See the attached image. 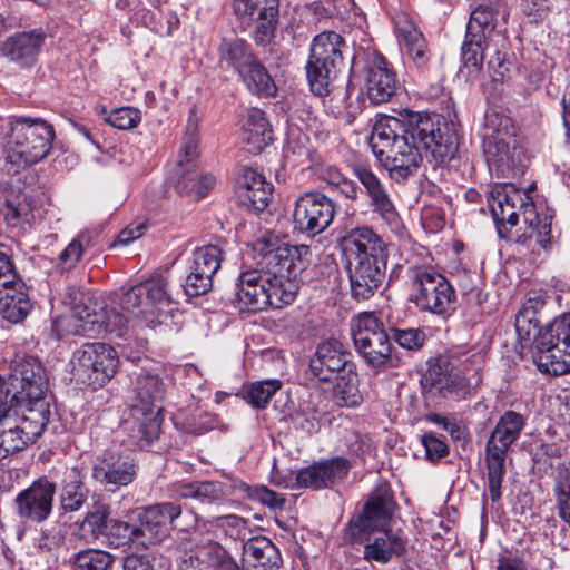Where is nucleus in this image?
<instances>
[{"mask_svg": "<svg viewBox=\"0 0 570 570\" xmlns=\"http://www.w3.org/2000/svg\"><path fill=\"white\" fill-rule=\"evenodd\" d=\"M33 200L27 194H19L7 199L4 207V219L11 227L30 224L33 219Z\"/></svg>", "mask_w": 570, "mask_h": 570, "instance_id": "obj_45", "label": "nucleus"}, {"mask_svg": "<svg viewBox=\"0 0 570 570\" xmlns=\"http://www.w3.org/2000/svg\"><path fill=\"white\" fill-rule=\"evenodd\" d=\"M142 283H138L128 288L120 298V306L131 317L144 318L153 322L150 308H145L146 292Z\"/></svg>", "mask_w": 570, "mask_h": 570, "instance_id": "obj_47", "label": "nucleus"}, {"mask_svg": "<svg viewBox=\"0 0 570 570\" xmlns=\"http://www.w3.org/2000/svg\"><path fill=\"white\" fill-rule=\"evenodd\" d=\"M354 175L364 187L373 213L377 214L386 224L395 225L399 220V214L379 177L364 167H355Z\"/></svg>", "mask_w": 570, "mask_h": 570, "instance_id": "obj_25", "label": "nucleus"}, {"mask_svg": "<svg viewBox=\"0 0 570 570\" xmlns=\"http://www.w3.org/2000/svg\"><path fill=\"white\" fill-rule=\"evenodd\" d=\"M483 353L481 352H474L470 355H468L462 364L461 368L459 370L460 374H462L461 377L458 380V390H465L471 384H478L480 381L479 377V371L482 367L483 364Z\"/></svg>", "mask_w": 570, "mask_h": 570, "instance_id": "obj_53", "label": "nucleus"}, {"mask_svg": "<svg viewBox=\"0 0 570 570\" xmlns=\"http://www.w3.org/2000/svg\"><path fill=\"white\" fill-rule=\"evenodd\" d=\"M344 46L342 36L334 31H324L314 37L306 75L309 88L316 96L324 97L332 91L337 68L343 62Z\"/></svg>", "mask_w": 570, "mask_h": 570, "instance_id": "obj_13", "label": "nucleus"}, {"mask_svg": "<svg viewBox=\"0 0 570 570\" xmlns=\"http://www.w3.org/2000/svg\"><path fill=\"white\" fill-rule=\"evenodd\" d=\"M391 332L393 340L406 350H417L425 341V334L420 328H391Z\"/></svg>", "mask_w": 570, "mask_h": 570, "instance_id": "obj_57", "label": "nucleus"}, {"mask_svg": "<svg viewBox=\"0 0 570 570\" xmlns=\"http://www.w3.org/2000/svg\"><path fill=\"white\" fill-rule=\"evenodd\" d=\"M238 77L246 88L254 95L273 97L277 91V87L269 72L258 59H256Z\"/></svg>", "mask_w": 570, "mask_h": 570, "instance_id": "obj_40", "label": "nucleus"}, {"mask_svg": "<svg viewBox=\"0 0 570 570\" xmlns=\"http://www.w3.org/2000/svg\"><path fill=\"white\" fill-rule=\"evenodd\" d=\"M140 112L132 107H121L111 110L106 117V121L120 130H128L137 127L140 122Z\"/></svg>", "mask_w": 570, "mask_h": 570, "instance_id": "obj_55", "label": "nucleus"}, {"mask_svg": "<svg viewBox=\"0 0 570 570\" xmlns=\"http://www.w3.org/2000/svg\"><path fill=\"white\" fill-rule=\"evenodd\" d=\"M553 493L556 503L570 500V465L560 464L557 466Z\"/></svg>", "mask_w": 570, "mask_h": 570, "instance_id": "obj_59", "label": "nucleus"}, {"mask_svg": "<svg viewBox=\"0 0 570 570\" xmlns=\"http://www.w3.org/2000/svg\"><path fill=\"white\" fill-rule=\"evenodd\" d=\"M243 556L249 566L264 570L277 569L282 563L278 548L266 537H255L244 542Z\"/></svg>", "mask_w": 570, "mask_h": 570, "instance_id": "obj_35", "label": "nucleus"}, {"mask_svg": "<svg viewBox=\"0 0 570 570\" xmlns=\"http://www.w3.org/2000/svg\"><path fill=\"white\" fill-rule=\"evenodd\" d=\"M166 390V383L157 373L141 371L132 381L130 415L136 424L137 436L147 444L160 434Z\"/></svg>", "mask_w": 570, "mask_h": 570, "instance_id": "obj_9", "label": "nucleus"}, {"mask_svg": "<svg viewBox=\"0 0 570 570\" xmlns=\"http://www.w3.org/2000/svg\"><path fill=\"white\" fill-rule=\"evenodd\" d=\"M244 131L246 142L255 153L262 151L272 142V129L261 109L252 108L247 111Z\"/></svg>", "mask_w": 570, "mask_h": 570, "instance_id": "obj_37", "label": "nucleus"}, {"mask_svg": "<svg viewBox=\"0 0 570 570\" xmlns=\"http://www.w3.org/2000/svg\"><path fill=\"white\" fill-rule=\"evenodd\" d=\"M17 275L16 267L10 256L0 250V286L13 283Z\"/></svg>", "mask_w": 570, "mask_h": 570, "instance_id": "obj_63", "label": "nucleus"}, {"mask_svg": "<svg viewBox=\"0 0 570 570\" xmlns=\"http://www.w3.org/2000/svg\"><path fill=\"white\" fill-rule=\"evenodd\" d=\"M532 358L541 373H570V314L556 318L535 337Z\"/></svg>", "mask_w": 570, "mask_h": 570, "instance_id": "obj_15", "label": "nucleus"}, {"mask_svg": "<svg viewBox=\"0 0 570 570\" xmlns=\"http://www.w3.org/2000/svg\"><path fill=\"white\" fill-rule=\"evenodd\" d=\"M119 357L114 347L100 343H86L73 353V375L94 389L106 384L117 372Z\"/></svg>", "mask_w": 570, "mask_h": 570, "instance_id": "obj_17", "label": "nucleus"}, {"mask_svg": "<svg viewBox=\"0 0 570 570\" xmlns=\"http://www.w3.org/2000/svg\"><path fill=\"white\" fill-rule=\"evenodd\" d=\"M218 52L220 62H225L238 76L257 59L250 46L239 38L223 39Z\"/></svg>", "mask_w": 570, "mask_h": 570, "instance_id": "obj_36", "label": "nucleus"}, {"mask_svg": "<svg viewBox=\"0 0 570 570\" xmlns=\"http://www.w3.org/2000/svg\"><path fill=\"white\" fill-rule=\"evenodd\" d=\"M146 292L145 308H150L151 316L161 307L171 303V294L168 289V282L166 277L156 275L142 283Z\"/></svg>", "mask_w": 570, "mask_h": 570, "instance_id": "obj_46", "label": "nucleus"}, {"mask_svg": "<svg viewBox=\"0 0 570 570\" xmlns=\"http://www.w3.org/2000/svg\"><path fill=\"white\" fill-rule=\"evenodd\" d=\"M32 308L28 293H18V296H0V313L11 323H19L26 318Z\"/></svg>", "mask_w": 570, "mask_h": 570, "instance_id": "obj_50", "label": "nucleus"}, {"mask_svg": "<svg viewBox=\"0 0 570 570\" xmlns=\"http://www.w3.org/2000/svg\"><path fill=\"white\" fill-rule=\"evenodd\" d=\"M475 7L466 26L462 43V61L466 68L479 72L491 50L493 36L502 37L497 29L507 22L509 12L504 0H474Z\"/></svg>", "mask_w": 570, "mask_h": 570, "instance_id": "obj_6", "label": "nucleus"}, {"mask_svg": "<svg viewBox=\"0 0 570 570\" xmlns=\"http://www.w3.org/2000/svg\"><path fill=\"white\" fill-rule=\"evenodd\" d=\"M347 354L341 342L328 340L318 344L309 361L312 374L320 381H330L332 375L344 370Z\"/></svg>", "mask_w": 570, "mask_h": 570, "instance_id": "obj_30", "label": "nucleus"}, {"mask_svg": "<svg viewBox=\"0 0 570 570\" xmlns=\"http://www.w3.org/2000/svg\"><path fill=\"white\" fill-rule=\"evenodd\" d=\"M129 317L130 315H125L116 308H109L104 313L102 320L99 321L95 312L85 305V296L81 295L79 303H75L69 320L79 322L76 325L75 333L87 332L90 330V325L100 323L106 332L121 337L126 332Z\"/></svg>", "mask_w": 570, "mask_h": 570, "instance_id": "obj_28", "label": "nucleus"}, {"mask_svg": "<svg viewBox=\"0 0 570 570\" xmlns=\"http://www.w3.org/2000/svg\"><path fill=\"white\" fill-rule=\"evenodd\" d=\"M353 248L348 267L351 293L355 299H368L382 285L387 264L384 240L372 228L356 227L346 236Z\"/></svg>", "mask_w": 570, "mask_h": 570, "instance_id": "obj_5", "label": "nucleus"}, {"mask_svg": "<svg viewBox=\"0 0 570 570\" xmlns=\"http://www.w3.org/2000/svg\"><path fill=\"white\" fill-rule=\"evenodd\" d=\"M482 146L488 164L502 177L509 176L520 163L522 151L518 147L514 127L508 116L497 111L485 114Z\"/></svg>", "mask_w": 570, "mask_h": 570, "instance_id": "obj_12", "label": "nucleus"}, {"mask_svg": "<svg viewBox=\"0 0 570 570\" xmlns=\"http://www.w3.org/2000/svg\"><path fill=\"white\" fill-rule=\"evenodd\" d=\"M488 69L494 81L502 80L511 69V62L505 58L497 48L493 49V55L488 60Z\"/></svg>", "mask_w": 570, "mask_h": 570, "instance_id": "obj_60", "label": "nucleus"}, {"mask_svg": "<svg viewBox=\"0 0 570 570\" xmlns=\"http://www.w3.org/2000/svg\"><path fill=\"white\" fill-rule=\"evenodd\" d=\"M110 517V508L107 504H97L94 510L88 512L85 518V524H87L91 532L98 537L107 533L109 524L112 520Z\"/></svg>", "mask_w": 570, "mask_h": 570, "instance_id": "obj_56", "label": "nucleus"}, {"mask_svg": "<svg viewBox=\"0 0 570 570\" xmlns=\"http://www.w3.org/2000/svg\"><path fill=\"white\" fill-rule=\"evenodd\" d=\"M176 493L179 498L195 499L202 503H212L225 495L224 485L218 481L183 483L177 487Z\"/></svg>", "mask_w": 570, "mask_h": 570, "instance_id": "obj_41", "label": "nucleus"}, {"mask_svg": "<svg viewBox=\"0 0 570 570\" xmlns=\"http://www.w3.org/2000/svg\"><path fill=\"white\" fill-rule=\"evenodd\" d=\"M56 484L42 476L14 498L17 515L27 522L42 523L52 512Z\"/></svg>", "mask_w": 570, "mask_h": 570, "instance_id": "obj_19", "label": "nucleus"}, {"mask_svg": "<svg viewBox=\"0 0 570 570\" xmlns=\"http://www.w3.org/2000/svg\"><path fill=\"white\" fill-rule=\"evenodd\" d=\"M525 425L520 413L507 411L497 422L485 446L488 485L493 502L501 498V484L505 473L504 461L509 448L519 439Z\"/></svg>", "mask_w": 570, "mask_h": 570, "instance_id": "obj_11", "label": "nucleus"}, {"mask_svg": "<svg viewBox=\"0 0 570 570\" xmlns=\"http://www.w3.org/2000/svg\"><path fill=\"white\" fill-rule=\"evenodd\" d=\"M298 155H305L308 160V168L314 175L333 187L344 177L336 166L330 164L322 155L314 150L301 147Z\"/></svg>", "mask_w": 570, "mask_h": 570, "instance_id": "obj_48", "label": "nucleus"}, {"mask_svg": "<svg viewBox=\"0 0 570 570\" xmlns=\"http://www.w3.org/2000/svg\"><path fill=\"white\" fill-rule=\"evenodd\" d=\"M530 198L514 186L497 187L489 199V206L498 234L501 238H508L509 232L514 227L519 219V210L522 209L523 222L529 228V233L518 237V242L528 244L532 247L534 240L541 248L547 249L551 244V220L552 216L548 213L539 214Z\"/></svg>", "mask_w": 570, "mask_h": 570, "instance_id": "obj_4", "label": "nucleus"}, {"mask_svg": "<svg viewBox=\"0 0 570 570\" xmlns=\"http://www.w3.org/2000/svg\"><path fill=\"white\" fill-rule=\"evenodd\" d=\"M393 501L386 491L371 495L363 512L350 521L347 534L353 541L365 542L366 561L385 564L406 553V541L385 528L390 523Z\"/></svg>", "mask_w": 570, "mask_h": 570, "instance_id": "obj_3", "label": "nucleus"}, {"mask_svg": "<svg viewBox=\"0 0 570 570\" xmlns=\"http://www.w3.org/2000/svg\"><path fill=\"white\" fill-rule=\"evenodd\" d=\"M351 331L355 348L368 365L381 368L391 363L390 336L374 312H363L354 317Z\"/></svg>", "mask_w": 570, "mask_h": 570, "instance_id": "obj_16", "label": "nucleus"}, {"mask_svg": "<svg viewBox=\"0 0 570 570\" xmlns=\"http://www.w3.org/2000/svg\"><path fill=\"white\" fill-rule=\"evenodd\" d=\"M175 176L177 193L197 200L205 197L216 185V178L212 174H200L196 165L185 168L183 160H177Z\"/></svg>", "mask_w": 570, "mask_h": 570, "instance_id": "obj_33", "label": "nucleus"}, {"mask_svg": "<svg viewBox=\"0 0 570 570\" xmlns=\"http://www.w3.org/2000/svg\"><path fill=\"white\" fill-rule=\"evenodd\" d=\"M364 87L370 101L374 105L387 102L395 95V72L377 52L367 56L364 66Z\"/></svg>", "mask_w": 570, "mask_h": 570, "instance_id": "obj_23", "label": "nucleus"}, {"mask_svg": "<svg viewBox=\"0 0 570 570\" xmlns=\"http://www.w3.org/2000/svg\"><path fill=\"white\" fill-rule=\"evenodd\" d=\"M333 399L340 406H358L363 402V395L358 389L357 374L347 373L337 376L333 389Z\"/></svg>", "mask_w": 570, "mask_h": 570, "instance_id": "obj_42", "label": "nucleus"}, {"mask_svg": "<svg viewBox=\"0 0 570 570\" xmlns=\"http://www.w3.org/2000/svg\"><path fill=\"white\" fill-rule=\"evenodd\" d=\"M370 145L373 154L394 180L413 175L423 156H431L436 165L451 160L456 151L454 135H443L430 117H419L404 124L395 117L377 120L372 129Z\"/></svg>", "mask_w": 570, "mask_h": 570, "instance_id": "obj_1", "label": "nucleus"}, {"mask_svg": "<svg viewBox=\"0 0 570 570\" xmlns=\"http://www.w3.org/2000/svg\"><path fill=\"white\" fill-rule=\"evenodd\" d=\"M6 158L16 170L32 166L50 151L55 139L51 125L41 119L17 118L7 124Z\"/></svg>", "mask_w": 570, "mask_h": 570, "instance_id": "obj_7", "label": "nucleus"}, {"mask_svg": "<svg viewBox=\"0 0 570 570\" xmlns=\"http://www.w3.org/2000/svg\"><path fill=\"white\" fill-rule=\"evenodd\" d=\"M282 387L279 380L257 381L245 390L246 399L256 409H265L272 396Z\"/></svg>", "mask_w": 570, "mask_h": 570, "instance_id": "obj_51", "label": "nucleus"}, {"mask_svg": "<svg viewBox=\"0 0 570 570\" xmlns=\"http://www.w3.org/2000/svg\"><path fill=\"white\" fill-rule=\"evenodd\" d=\"M115 557L104 550L87 549L77 553L75 566L77 570H108Z\"/></svg>", "mask_w": 570, "mask_h": 570, "instance_id": "obj_52", "label": "nucleus"}, {"mask_svg": "<svg viewBox=\"0 0 570 570\" xmlns=\"http://www.w3.org/2000/svg\"><path fill=\"white\" fill-rule=\"evenodd\" d=\"M193 547L181 561L179 570H242L219 542L191 535Z\"/></svg>", "mask_w": 570, "mask_h": 570, "instance_id": "obj_21", "label": "nucleus"}, {"mask_svg": "<svg viewBox=\"0 0 570 570\" xmlns=\"http://www.w3.org/2000/svg\"><path fill=\"white\" fill-rule=\"evenodd\" d=\"M212 284V277L206 276L197 271L190 269V273L186 277V282L184 284V291L186 295L190 297L198 296L209 291Z\"/></svg>", "mask_w": 570, "mask_h": 570, "instance_id": "obj_58", "label": "nucleus"}, {"mask_svg": "<svg viewBox=\"0 0 570 570\" xmlns=\"http://www.w3.org/2000/svg\"><path fill=\"white\" fill-rule=\"evenodd\" d=\"M230 7L242 20L256 17L254 40L257 45H266L274 37L279 17L278 0H230Z\"/></svg>", "mask_w": 570, "mask_h": 570, "instance_id": "obj_22", "label": "nucleus"}, {"mask_svg": "<svg viewBox=\"0 0 570 570\" xmlns=\"http://www.w3.org/2000/svg\"><path fill=\"white\" fill-rule=\"evenodd\" d=\"M180 514V505L173 502H161L137 509L135 515L141 530L142 546L148 547L169 537L175 529V521Z\"/></svg>", "mask_w": 570, "mask_h": 570, "instance_id": "obj_20", "label": "nucleus"}, {"mask_svg": "<svg viewBox=\"0 0 570 570\" xmlns=\"http://www.w3.org/2000/svg\"><path fill=\"white\" fill-rule=\"evenodd\" d=\"M272 190V184L253 168H244L236 181L238 200L252 210H264L269 204Z\"/></svg>", "mask_w": 570, "mask_h": 570, "instance_id": "obj_27", "label": "nucleus"}, {"mask_svg": "<svg viewBox=\"0 0 570 570\" xmlns=\"http://www.w3.org/2000/svg\"><path fill=\"white\" fill-rule=\"evenodd\" d=\"M116 7L130 13V18L161 37L170 36L179 26V18L170 12L166 21L157 19L156 12L147 10L140 0H116Z\"/></svg>", "mask_w": 570, "mask_h": 570, "instance_id": "obj_34", "label": "nucleus"}, {"mask_svg": "<svg viewBox=\"0 0 570 570\" xmlns=\"http://www.w3.org/2000/svg\"><path fill=\"white\" fill-rule=\"evenodd\" d=\"M49 415L43 410H20L7 400L0 401V456L24 449L43 432Z\"/></svg>", "mask_w": 570, "mask_h": 570, "instance_id": "obj_10", "label": "nucleus"}, {"mask_svg": "<svg viewBox=\"0 0 570 570\" xmlns=\"http://www.w3.org/2000/svg\"><path fill=\"white\" fill-rule=\"evenodd\" d=\"M266 285H268V279L265 269L258 267L243 273L237 284L236 306L240 311L252 313L266 308L269 302Z\"/></svg>", "mask_w": 570, "mask_h": 570, "instance_id": "obj_24", "label": "nucleus"}, {"mask_svg": "<svg viewBox=\"0 0 570 570\" xmlns=\"http://www.w3.org/2000/svg\"><path fill=\"white\" fill-rule=\"evenodd\" d=\"M43 36L40 32H22L6 39L0 43L1 55L19 63L31 66L41 48Z\"/></svg>", "mask_w": 570, "mask_h": 570, "instance_id": "obj_32", "label": "nucleus"}, {"mask_svg": "<svg viewBox=\"0 0 570 570\" xmlns=\"http://www.w3.org/2000/svg\"><path fill=\"white\" fill-rule=\"evenodd\" d=\"M334 216L335 204L330 197L318 191H308L295 202L294 229L308 236H316L332 224Z\"/></svg>", "mask_w": 570, "mask_h": 570, "instance_id": "obj_18", "label": "nucleus"}, {"mask_svg": "<svg viewBox=\"0 0 570 570\" xmlns=\"http://www.w3.org/2000/svg\"><path fill=\"white\" fill-rule=\"evenodd\" d=\"M124 570H154L148 556L131 554L124 560Z\"/></svg>", "mask_w": 570, "mask_h": 570, "instance_id": "obj_64", "label": "nucleus"}, {"mask_svg": "<svg viewBox=\"0 0 570 570\" xmlns=\"http://www.w3.org/2000/svg\"><path fill=\"white\" fill-rule=\"evenodd\" d=\"M395 27L405 56L417 69H424L431 59V52L423 33L405 13L396 17Z\"/></svg>", "mask_w": 570, "mask_h": 570, "instance_id": "obj_29", "label": "nucleus"}, {"mask_svg": "<svg viewBox=\"0 0 570 570\" xmlns=\"http://www.w3.org/2000/svg\"><path fill=\"white\" fill-rule=\"evenodd\" d=\"M253 249L257 266L265 269L268 279V306L281 308L292 303L296 291L291 278H296L306 268L309 247L291 245L272 233H265L255 242Z\"/></svg>", "mask_w": 570, "mask_h": 570, "instance_id": "obj_2", "label": "nucleus"}, {"mask_svg": "<svg viewBox=\"0 0 570 570\" xmlns=\"http://www.w3.org/2000/svg\"><path fill=\"white\" fill-rule=\"evenodd\" d=\"M108 544L114 548L130 546L132 543L142 546L141 530L137 521L112 520L106 533Z\"/></svg>", "mask_w": 570, "mask_h": 570, "instance_id": "obj_44", "label": "nucleus"}, {"mask_svg": "<svg viewBox=\"0 0 570 570\" xmlns=\"http://www.w3.org/2000/svg\"><path fill=\"white\" fill-rule=\"evenodd\" d=\"M292 423L306 433H314L318 430L321 414L314 404L306 402L291 415Z\"/></svg>", "mask_w": 570, "mask_h": 570, "instance_id": "obj_54", "label": "nucleus"}, {"mask_svg": "<svg viewBox=\"0 0 570 570\" xmlns=\"http://www.w3.org/2000/svg\"><path fill=\"white\" fill-rule=\"evenodd\" d=\"M246 522L237 515L217 517L198 524L194 533H199V538L214 539L216 542L222 535L239 538L245 533Z\"/></svg>", "mask_w": 570, "mask_h": 570, "instance_id": "obj_38", "label": "nucleus"}, {"mask_svg": "<svg viewBox=\"0 0 570 570\" xmlns=\"http://www.w3.org/2000/svg\"><path fill=\"white\" fill-rule=\"evenodd\" d=\"M411 301L423 312L443 316L455 302V291L434 267L414 265L409 268Z\"/></svg>", "mask_w": 570, "mask_h": 570, "instance_id": "obj_14", "label": "nucleus"}, {"mask_svg": "<svg viewBox=\"0 0 570 570\" xmlns=\"http://www.w3.org/2000/svg\"><path fill=\"white\" fill-rule=\"evenodd\" d=\"M222 259L223 252L218 246H203L194 250L190 269L213 278L220 267Z\"/></svg>", "mask_w": 570, "mask_h": 570, "instance_id": "obj_49", "label": "nucleus"}, {"mask_svg": "<svg viewBox=\"0 0 570 570\" xmlns=\"http://www.w3.org/2000/svg\"><path fill=\"white\" fill-rule=\"evenodd\" d=\"M421 442L430 461H438L449 453L446 443L433 434L422 435Z\"/></svg>", "mask_w": 570, "mask_h": 570, "instance_id": "obj_61", "label": "nucleus"}, {"mask_svg": "<svg viewBox=\"0 0 570 570\" xmlns=\"http://www.w3.org/2000/svg\"><path fill=\"white\" fill-rule=\"evenodd\" d=\"M98 233L96 230L80 232L59 254L57 268L60 272H70L81 261L87 249L96 246Z\"/></svg>", "mask_w": 570, "mask_h": 570, "instance_id": "obj_39", "label": "nucleus"}, {"mask_svg": "<svg viewBox=\"0 0 570 570\" xmlns=\"http://www.w3.org/2000/svg\"><path fill=\"white\" fill-rule=\"evenodd\" d=\"M249 497L272 509H279L285 504V499L281 494L264 485L253 488L249 492Z\"/></svg>", "mask_w": 570, "mask_h": 570, "instance_id": "obj_62", "label": "nucleus"}, {"mask_svg": "<svg viewBox=\"0 0 570 570\" xmlns=\"http://www.w3.org/2000/svg\"><path fill=\"white\" fill-rule=\"evenodd\" d=\"M60 498L61 507L67 512L78 511L86 502L87 490L76 469H71L68 472Z\"/></svg>", "mask_w": 570, "mask_h": 570, "instance_id": "obj_43", "label": "nucleus"}, {"mask_svg": "<svg viewBox=\"0 0 570 570\" xmlns=\"http://www.w3.org/2000/svg\"><path fill=\"white\" fill-rule=\"evenodd\" d=\"M0 376V394L6 392L4 400L20 410L40 411L50 415L49 403L45 400L49 381L41 363L35 357H22L14 361L9 375V386Z\"/></svg>", "mask_w": 570, "mask_h": 570, "instance_id": "obj_8", "label": "nucleus"}, {"mask_svg": "<svg viewBox=\"0 0 570 570\" xmlns=\"http://www.w3.org/2000/svg\"><path fill=\"white\" fill-rule=\"evenodd\" d=\"M350 470V463L342 458H333L301 469L296 475L299 488L321 489L342 480Z\"/></svg>", "mask_w": 570, "mask_h": 570, "instance_id": "obj_26", "label": "nucleus"}, {"mask_svg": "<svg viewBox=\"0 0 570 570\" xmlns=\"http://www.w3.org/2000/svg\"><path fill=\"white\" fill-rule=\"evenodd\" d=\"M92 476L100 483L125 487L136 476V464L129 456L109 453L92 469Z\"/></svg>", "mask_w": 570, "mask_h": 570, "instance_id": "obj_31", "label": "nucleus"}]
</instances>
